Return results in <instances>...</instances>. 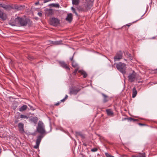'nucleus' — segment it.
I'll return each instance as SVG.
<instances>
[{"label":"nucleus","mask_w":157,"mask_h":157,"mask_svg":"<svg viewBox=\"0 0 157 157\" xmlns=\"http://www.w3.org/2000/svg\"><path fill=\"white\" fill-rule=\"evenodd\" d=\"M98 150V149L96 148H94L91 149V151L92 152H95Z\"/></svg>","instance_id":"bb28decb"},{"label":"nucleus","mask_w":157,"mask_h":157,"mask_svg":"<svg viewBox=\"0 0 157 157\" xmlns=\"http://www.w3.org/2000/svg\"><path fill=\"white\" fill-rule=\"evenodd\" d=\"M71 10L73 11L74 13L75 12V9L73 7H71Z\"/></svg>","instance_id":"2f4dec72"},{"label":"nucleus","mask_w":157,"mask_h":157,"mask_svg":"<svg viewBox=\"0 0 157 157\" xmlns=\"http://www.w3.org/2000/svg\"><path fill=\"white\" fill-rule=\"evenodd\" d=\"M67 98H68V96L66 95L65 97L64 98L66 100V99H67Z\"/></svg>","instance_id":"c9c22d12"},{"label":"nucleus","mask_w":157,"mask_h":157,"mask_svg":"<svg viewBox=\"0 0 157 157\" xmlns=\"http://www.w3.org/2000/svg\"><path fill=\"white\" fill-rule=\"evenodd\" d=\"M137 94V91L136 90V88L134 87L132 89V97L134 98L136 96Z\"/></svg>","instance_id":"f3484780"},{"label":"nucleus","mask_w":157,"mask_h":157,"mask_svg":"<svg viewBox=\"0 0 157 157\" xmlns=\"http://www.w3.org/2000/svg\"><path fill=\"white\" fill-rule=\"evenodd\" d=\"M43 137V136L41 135H40L37 136L36 141V145L34 146V148L37 149L39 147L40 143Z\"/></svg>","instance_id":"0eeeda50"},{"label":"nucleus","mask_w":157,"mask_h":157,"mask_svg":"<svg viewBox=\"0 0 157 157\" xmlns=\"http://www.w3.org/2000/svg\"><path fill=\"white\" fill-rule=\"evenodd\" d=\"M122 53L121 51L118 52L114 58V61L119 60L121 59L122 58Z\"/></svg>","instance_id":"9d476101"},{"label":"nucleus","mask_w":157,"mask_h":157,"mask_svg":"<svg viewBox=\"0 0 157 157\" xmlns=\"http://www.w3.org/2000/svg\"><path fill=\"white\" fill-rule=\"evenodd\" d=\"M20 117L21 118L26 119H28L29 118V117H28L26 115H23V114L21 115L20 116Z\"/></svg>","instance_id":"5701e85b"},{"label":"nucleus","mask_w":157,"mask_h":157,"mask_svg":"<svg viewBox=\"0 0 157 157\" xmlns=\"http://www.w3.org/2000/svg\"><path fill=\"white\" fill-rule=\"evenodd\" d=\"M37 131L41 134H43L45 133L44 125L43 123L40 121L39 122L38 124V126L36 128Z\"/></svg>","instance_id":"39448f33"},{"label":"nucleus","mask_w":157,"mask_h":157,"mask_svg":"<svg viewBox=\"0 0 157 157\" xmlns=\"http://www.w3.org/2000/svg\"><path fill=\"white\" fill-rule=\"evenodd\" d=\"M107 114L109 116H113V113L112 110L110 109H108L106 110Z\"/></svg>","instance_id":"2eb2a0df"},{"label":"nucleus","mask_w":157,"mask_h":157,"mask_svg":"<svg viewBox=\"0 0 157 157\" xmlns=\"http://www.w3.org/2000/svg\"><path fill=\"white\" fill-rule=\"evenodd\" d=\"M102 95L104 99L103 101L104 102H106L108 101V96L103 94H102Z\"/></svg>","instance_id":"412c9836"},{"label":"nucleus","mask_w":157,"mask_h":157,"mask_svg":"<svg viewBox=\"0 0 157 157\" xmlns=\"http://www.w3.org/2000/svg\"><path fill=\"white\" fill-rule=\"evenodd\" d=\"M116 67L123 75L125 74V70L126 68V64H125L120 62L116 64Z\"/></svg>","instance_id":"20e7f679"},{"label":"nucleus","mask_w":157,"mask_h":157,"mask_svg":"<svg viewBox=\"0 0 157 157\" xmlns=\"http://www.w3.org/2000/svg\"><path fill=\"white\" fill-rule=\"evenodd\" d=\"M61 41H56L55 42V44H61Z\"/></svg>","instance_id":"c85d7f7f"},{"label":"nucleus","mask_w":157,"mask_h":157,"mask_svg":"<svg viewBox=\"0 0 157 157\" xmlns=\"http://www.w3.org/2000/svg\"><path fill=\"white\" fill-rule=\"evenodd\" d=\"M78 72L80 73L81 75H83V77L84 78H86L87 76V74L86 73L83 71L80 70L78 71Z\"/></svg>","instance_id":"6ab92c4d"},{"label":"nucleus","mask_w":157,"mask_h":157,"mask_svg":"<svg viewBox=\"0 0 157 157\" xmlns=\"http://www.w3.org/2000/svg\"><path fill=\"white\" fill-rule=\"evenodd\" d=\"M59 64L61 67L65 68V69L68 70H70V68H69L68 66L64 62H59Z\"/></svg>","instance_id":"ddd939ff"},{"label":"nucleus","mask_w":157,"mask_h":157,"mask_svg":"<svg viewBox=\"0 0 157 157\" xmlns=\"http://www.w3.org/2000/svg\"><path fill=\"white\" fill-rule=\"evenodd\" d=\"M141 124V125H142V124H140H140Z\"/></svg>","instance_id":"37998d69"},{"label":"nucleus","mask_w":157,"mask_h":157,"mask_svg":"<svg viewBox=\"0 0 157 157\" xmlns=\"http://www.w3.org/2000/svg\"><path fill=\"white\" fill-rule=\"evenodd\" d=\"M137 74L134 71L131 73H130L128 76V81L130 82H134L137 79Z\"/></svg>","instance_id":"423d86ee"},{"label":"nucleus","mask_w":157,"mask_h":157,"mask_svg":"<svg viewBox=\"0 0 157 157\" xmlns=\"http://www.w3.org/2000/svg\"><path fill=\"white\" fill-rule=\"evenodd\" d=\"M51 1V0H44V2L45 3Z\"/></svg>","instance_id":"7c9ffc66"},{"label":"nucleus","mask_w":157,"mask_h":157,"mask_svg":"<svg viewBox=\"0 0 157 157\" xmlns=\"http://www.w3.org/2000/svg\"><path fill=\"white\" fill-rule=\"evenodd\" d=\"M10 8H13V7H12V6H10Z\"/></svg>","instance_id":"a19ab883"},{"label":"nucleus","mask_w":157,"mask_h":157,"mask_svg":"<svg viewBox=\"0 0 157 157\" xmlns=\"http://www.w3.org/2000/svg\"><path fill=\"white\" fill-rule=\"evenodd\" d=\"M48 6L55 7L57 8H59L60 7V5L58 3H52L49 4L48 5Z\"/></svg>","instance_id":"dca6fc26"},{"label":"nucleus","mask_w":157,"mask_h":157,"mask_svg":"<svg viewBox=\"0 0 157 157\" xmlns=\"http://www.w3.org/2000/svg\"><path fill=\"white\" fill-rule=\"evenodd\" d=\"M18 129L19 132L21 133H24L25 132L24 130V124L21 122L19 123L18 125Z\"/></svg>","instance_id":"9b49d317"},{"label":"nucleus","mask_w":157,"mask_h":157,"mask_svg":"<svg viewBox=\"0 0 157 157\" xmlns=\"http://www.w3.org/2000/svg\"><path fill=\"white\" fill-rule=\"evenodd\" d=\"M130 25H130L129 24H128L126 25L128 26H129Z\"/></svg>","instance_id":"4c0bfd02"},{"label":"nucleus","mask_w":157,"mask_h":157,"mask_svg":"<svg viewBox=\"0 0 157 157\" xmlns=\"http://www.w3.org/2000/svg\"><path fill=\"white\" fill-rule=\"evenodd\" d=\"M74 13H75V14L76 15H78V14H77V12H76V11H75V12H74Z\"/></svg>","instance_id":"58836bf2"},{"label":"nucleus","mask_w":157,"mask_h":157,"mask_svg":"<svg viewBox=\"0 0 157 157\" xmlns=\"http://www.w3.org/2000/svg\"><path fill=\"white\" fill-rule=\"evenodd\" d=\"M65 99L63 98V99L61 100L60 101H61V102H63L65 101Z\"/></svg>","instance_id":"f704fd0d"},{"label":"nucleus","mask_w":157,"mask_h":157,"mask_svg":"<svg viewBox=\"0 0 157 157\" xmlns=\"http://www.w3.org/2000/svg\"><path fill=\"white\" fill-rule=\"evenodd\" d=\"M72 3L73 5H78L80 2V0H72Z\"/></svg>","instance_id":"aec40b11"},{"label":"nucleus","mask_w":157,"mask_h":157,"mask_svg":"<svg viewBox=\"0 0 157 157\" xmlns=\"http://www.w3.org/2000/svg\"><path fill=\"white\" fill-rule=\"evenodd\" d=\"M80 89L75 87H73L70 89L69 93L70 94H76L79 91Z\"/></svg>","instance_id":"1a4fd4ad"},{"label":"nucleus","mask_w":157,"mask_h":157,"mask_svg":"<svg viewBox=\"0 0 157 157\" xmlns=\"http://www.w3.org/2000/svg\"><path fill=\"white\" fill-rule=\"evenodd\" d=\"M0 7H2L5 10H7L10 8V6L6 3H0ZM0 18L3 21L6 20L7 16L6 13H4L0 10Z\"/></svg>","instance_id":"f257e3e1"},{"label":"nucleus","mask_w":157,"mask_h":157,"mask_svg":"<svg viewBox=\"0 0 157 157\" xmlns=\"http://www.w3.org/2000/svg\"><path fill=\"white\" fill-rule=\"evenodd\" d=\"M105 155L106 157H114V156L111 155L110 154L107 152L105 153Z\"/></svg>","instance_id":"393cba45"},{"label":"nucleus","mask_w":157,"mask_h":157,"mask_svg":"<svg viewBox=\"0 0 157 157\" xmlns=\"http://www.w3.org/2000/svg\"><path fill=\"white\" fill-rule=\"evenodd\" d=\"M127 119L130 120V121H136V119H133L132 118H128Z\"/></svg>","instance_id":"cd10ccee"},{"label":"nucleus","mask_w":157,"mask_h":157,"mask_svg":"<svg viewBox=\"0 0 157 157\" xmlns=\"http://www.w3.org/2000/svg\"><path fill=\"white\" fill-rule=\"evenodd\" d=\"M45 14L48 16L52 15L53 14V11L52 9H46L45 10Z\"/></svg>","instance_id":"f8f14e48"},{"label":"nucleus","mask_w":157,"mask_h":157,"mask_svg":"<svg viewBox=\"0 0 157 157\" xmlns=\"http://www.w3.org/2000/svg\"><path fill=\"white\" fill-rule=\"evenodd\" d=\"M72 59H73V58H71V60L72 61Z\"/></svg>","instance_id":"ea45409f"},{"label":"nucleus","mask_w":157,"mask_h":157,"mask_svg":"<svg viewBox=\"0 0 157 157\" xmlns=\"http://www.w3.org/2000/svg\"><path fill=\"white\" fill-rule=\"evenodd\" d=\"M78 68H76L75 70L74 71V73L75 74L76 73V72H77L78 70Z\"/></svg>","instance_id":"c756f323"},{"label":"nucleus","mask_w":157,"mask_h":157,"mask_svg":"<svg viewBox=\"0 0 157 157\" xmlns=\"http://www.w3.org/2000/svg\"><path fill=\"white\" fill-rule=\"evenodd\" d=\"M72 65L73 67H76L78 66V65L77 64L75 63V62L73 61L72 62Z\"/></svg>","instance_id":"b1692460"},{"label":"nucleus","mask_w":157,"mask_h":157,"mask_svg":"<svg viewBox=\"0 0 157 157\" xmlns=\"http://www.w3.org/2000/svg\"><path fill=\"white\" fill-rule=\"evenodd\" d=\"M76 134L77 135L80 136L82 138L84 137V136L82 135L79 132H76Z\"/></svg>","instance_id":"a878e982"},{"label":"nucleus","mask_w":157,"mask_h":157,"mask_svg":"<svg viewBox=\"0 0 157 157\" xmlns=\"http://www.w3.org/2000/svg\"><path fill=\"white\" fill-rule=\"evenodd\" d=\"M134 157H145L144 153H140L134 156Z\"/></svg>","instance_id":"4be33fe9"},{"label":"nucleus","mask_w":157,"mask_h":157,"mask_svg":"<svg viewBox=\"0 0 157 157\" xmlns=\"http://www.w3.org/2000/svg\"><path fill=\"white\" fill-rule=\"evenodd\" d=\"M0 53L1 54H2H2L1 52H0Z\"/></svg>","instance_id":"79ce46f5"},{"label":"nucleus","mask_w":157,"mask_h":157,"mask_svg":"<svg viewBox=\"0 0 157 157\" xmlns=\"http://www.w3.org/2000/svg\"><path fill=\"white\" fill-rule=\"evenodd\" d=\"M38 14L40 17L42 16V14L41 13L39 12L38 13Z\"/></svg>","instance_id":"473e14b6"},{"label":"nucleus","mask_w":157,"mask_h":157,"mask_svg":"<svg viewBox=\"0 0 157 157\" xmlns=\"http://www.w3.org/2000/svg\"><path fill=\"white\" fill-rule=\"evenodd\" d=\"M60 102H58L56 103V104H55V105L56 106H57L59 104Z\"/></svg>","instance_id":"72a5a7b5"},{"label":"nucleus","mask_w":157,"mask_h":157,"mask_svg":"<svg viewBox=\"0 0 157 157\" xmlns=\"http://www.w3.org/2000/svg\"><path fill=\"white\" fill-rule=\"evenodd\" d=\"M27 106L26 105H24L22 106L19 109V111L23 112L25 111L27 109Z\"/></svg>","instance_id":"a211bd4d"},{"label":"nucleus","mask_w":157,"mask_h":157,"mask_svg":"<svg viewBox=\"0 0 157 157\" xmlns=\"http://www.w3.org/2000/svg\"><path fill=\"white\" fill-rule=\"evenodd\" d=\"M15 23L12 24L13 26L17 25L18 24H19L21 26H25L27 25L26 21L23 18L17 17L15 19ZM10 25L11 24H10Z\"/></svg>","instance_id":"7ed1b4c3"},{"label":"nucleus","mask_w":157,"mask_h":157,"mask_svg":"<svg viewBox=\"0 0 157 157\" xmlns=\"http://www.w3.org/2000/svg\"><path fill=\"white\" fill-rule=\"evenodd\" d=\"M39 4V2H36V3H35V5H37L38 4Z\"/></svg>","instance_id":"e433bc0d"},{"label":"nucleus","mask_w":157,"mask_h":157,"mask_svg":"<svg viewBox=\"0 0 157 157\" xmlns=\"http://www.w3.org/2000/svg\"><path fill=\"white\" fill-rule=\"evenodd\" d=\"M92 6V3L90 1L87 2L82 6H78L77 7V9L79 11L86 12L90 9Z\"/></svg>","instance_id":"f03ea898"},{"label":"nucleus","mask_w":157,"mask_h":157,"mask_svg":"<svg viewBox=\"0 0 157 157\" xmlns=\"http://www.w3.org/2000/svg\"><path fill=\"white\" fill-rule=\"evenodd\" d=\"M59 23V21L58 19L55 18H52L50 19V23L54 25H57Z\"/></svg>","instance_id":"6e6552de"},{"label":"nucleus","mask_w":157,"mask_h":157,"mask_svg":"<svg viewBox=\"0 0 157 157\" xmlns=\"http://www.w3.org/2000/svg\"><path fill=\"white\" fill-rule=\"evenodd\" d=\"M66 20L69 22H71L72 20V14L71 13H68Z\"/></svg>","instance_id":"4468645a"}]
</instances>
